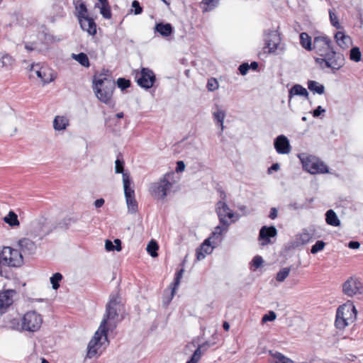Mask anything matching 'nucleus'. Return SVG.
<instances>
[{"mask_svg":"<svg viewBox=\"0 0 363 363\" xmlns=\"http://www.w3.org/2000/svg\"><path fill=\"white\" fill-rule=\"evenodd\" d=\"M94 91L101 102L112 105V95L115 89V82L106 74H99L94 79Z\"/></svg>","mask_w":363,"mask_h":363,"instance_id":"f257e3e1","label":"nucleus"},{"mask_svg":"<svg viewBox=\"0 0 363 363\" xmlns=\"http://www.w3.org/2000/svg\"><path fill=\"white\" fill-rule=\"evenodd\" d=\"M357 311L350 301L340 306L336 311L335 325L338 330H343L357 319Z\"/></svg>","mask_w":363,"mask_h":363,"instance_id":"f03ea898","label":"nucleus"},{"mask_svg":"<svg viewBox=\"0 0 363 363\" xmlns=\"http://www.w3.org/2000/svg\"><path fill=\"white\" fill-rule=\"evenodd\" d=\"M119 303L120 297L117 294L110 296V300L106 304V313L99 327H102V329L106 331L113 330L116 327Z\"/></svg>","mask_w":363,"mask_h":363,"instance_id":"7ed1b4c3","label":"nucleus"},{"mask_svg":"<svg viewBox=\"0 0 363 363\" xmlns=\"http://www.w3.org/2000/svg\"><path fill=\"white\" fill-rule=\"evenodd\" d=\"M315 63L321 69L330 68L333 73L345 65V57L341 52L335 51L334 48L314 58Z\"/></svg>","mask_w":363,"mask_h":363,"instance_id":"20e7f679","label":"nucleus"},{"mask_svg":"<svg viewBox=\"0 0 363 363\" xmlns=\"http://www.w3.org/2000/svg\"><path fill=\"white\" fill-rule=\"evenodd\" d=\"M108 345L107 331L99 327L88 344L86 357L89 359L99 357Z\"/></svg>","mask_w":363,"mask_h":363,"instance_id":"39448f33","label":"nucleus"},{"mask_svg":"<svg viewBox=\"0 0 363 363\" xmlns=\"http://www.w3.org/2000/svg\"><path fill=\"white\" fill-rule=\"evenodd\" d=\"M23 264V255L18 250L11 247H3L0 250V277L3 276L4 267H19Z\"/></svg>","mask_w":363,"mask_h":363,"instance_id":"423d86ee","label":"nucleus"},{"mask_svg":"<svg viewBox=\"0 0 363 363\" xmlns=\"http://www.w3.org/2000/svg\"><path fill=\"white\" fill-rule=\"evenodd\" d=\"M174 172H167L157 182H153L150 186V193L152 197L164 200L173 185Z\"/></svg>","mask_w":363,"mask_h":363,"instance_id":"0eeeda50","label":"nucleus"},{"mask_svg":"<svg viewBox=\"0 0 363 363\" xmlns=\"http://www.w3.org/2000/svg\"><path fill=\"white\" fill-rule=\"evenodd\" d=\"M264 41L263 51L257 54L259 59L266 57L269 54H278L277 50L280 49L281 39L277 30H269L266 31Z\"/></svg>","mask_w":363,"mask_h":363,"instance_id":"6e6552de","label":"nucleus"},{"mask_svg":"<svg viewBox=\"0 0 363 363\" xmlns=\"http://www.w3.org/2000/svg\"><path fill=\"white\" fill-rule=\"evenodd\" d=\"M43 323V315L35 310L27 311L21 317V332L34 333L40 330Z\"/></svg>","mask_w":363,"mask_h":363,"instance_id":"1a4fd4ad","label":"nucleus"},{"mask_svg":"<svg viewBox=\"0 0 363 363\" xmlns=\"http://www.w3.org/2000/svg\"><path fill=\"white\" fill-rule=\"evenodd\" d=\"M298 157L302 163L303 168L312 174H325L328 172V166L320 159L313 155L301 154Z\"/></svg>","mask_w":363,"mask_h":363,"instance_id":"9d476101","label":"nucleus"},{"mask_svg":"<svg viewBox=\"0 0 363 363\" xmlns=\"http://www.w3.org/2000/svg\"><path fill=\"white\" fill-rule=\"evenodd\" d=\"M220 197L224 200L226 197L225 194L221 192ZM216 210L220 223H229V224H231L239 219L238 214L235 213L224 201L217 202Z\"/></svg>","mask_w":363,"mask_h":363,"instance_id":"9b49d317","label":"nucleus"},{"mask_svg":"<svg viewBox=\"0 0 363 363\" xmlns=\"http://www.w3.org/2000/svg\"><path fill=\"white\" fill-rule=\"evenodd\" d=\"M131 180L128 173L123 175L124 194L128 212L135 213L138 211V202L135 198V191L130 188Z\"/></svg>","mask_w":363,"mask_h":363,"instance_id":"f8f14e48","label":"nucleus"},{"mask_svg":"<svg viewBox=\"0 0 363 363\" xmlns=\"http://www.w3.org/2000/svg\"><path fill=\"white\" fill-rule=\"evenodd\" d=\"M342 293L348 297L362 295L363 294V284L361 280L355 277H349L342 284Z\"/></svg>","mask_w":363,"mask_h":363,"instance_id":"ddd939ff","label":"nucleus"},{"mask_svg":"<svg viewBox=\"0 0 363 363\" xmlns=\"http://www.w3.org/2000/svg\"><path fill=\"white\" fill-rule=\"evenodd\" d=\"M45 218L33 220L29 224L28 235L34 239L42 240L48 233Z\"/></svg>","mask_w":363,"mask_h":363,"instance_id":"4468645a","label":"nucleus"},{"mask_svg":"<svg viewBox=\"0 0 363 363\" xmlns=\"http://www.w3.org/2000/svg\"><path fill=\"white\" fill-rule=\"evenodd\" d=\"M135 79L140 87L148 89L153 86L155 75L149 68H142L140 72L135 71Z\"/></svg>","mask_w":363,"mask_h":363,"instance_id":"2eb2a0df","label":"nucleus"},{"mask_svg":"<svg viewBox=\"0 0 363 363\" xmlns=\"http://www.w3.org/2000/svg\"><path fill=\"white\" fill-rule=\"evenodd\" d=\"M333 48V42L328 36H316L313 39L312 50L320 57Z\"/></svg>","mask_w":363,"mask_h":363,"instance_id":"dca6fc26","label":"nucleus"},{"mask_svg":"<svg viewBox=\"0 0 363 363\" xmlns=\"http://www.w3.org/2000/svg\"><path fill=\"white\" fill-rule=\"evenodd\" d=\"M277 235V230L274 225L262 226L259 233V240L262 246L272 244L274 242L275 238Z\"/></svg>","mask_w":363,"mask_h":363,"instance_id":"f3484780","label":"nucleus"},{"mask_svg":"<svg viewBox=\"0 0 363 363\" xmlns=\"http://www.w3.org/2000/svg\"><path fill=\"white\" fill-rule=\"evenodd\" d=\"M218 243L211 238H206L199 247L196 249V259L198 261H201L203 259L206 255H208L212 253L213 250L216 247Z\"/></svg>","mask_w":363,"mask_h":363,"instance_id":"a211bd4d","label":"nucleus"},{"mask_svg":"<svg viewBox=\"0 0 363 363\" xmlns=\"http://www.w3.org/2000/svg\"><path fill=\"white\" fill-rule=\"evenodd\" d=\"M37 67H38V65H33L31 66L30 71L34 72L44 84H48L55 80L56 78V73L52 69L47 67H42L40 69H36Z\"/></svg>","mask_w":363,"mask_h":363,"instance_id":"6ab92c4d","label":"nucleus"},{"mask_svg":"<svg viewBox=\"0 0 363 363\" xmlns=\"http://www.w3.org/2000/svg\"><path fill=\"white\" fill-rule=\"evenodd\" d=\"M274 146L278 154L286 155L291 152L289 140L284 135H280L274 139Z\"/></svg>","mask_w":363,"mask_h":363,"instance_id":"aec40b11","label":"nucleus"},{"mask_svg":"<svg viewBox=\"0 0 363 363\" xmlns=\"http://www.w3.org/2000/svg\"><path fill=\"white\" fill-rule=\"evenodd\" d=\"M16 292L15 290L8 289L0 293V313L6 311L13 301V296Z\"/></svg>","mask_w":363,"mask_h":363,"instance_id":"412c9836","label":"nucleus"},{"mask_svg":"<svg viewBox=\"0 0 363 363\" xmlns=\"http://www.w3.org/2000/svg\"><path fill=\"white\" fill-rule=\"evenodd\" d=\"M18 246L21 250V254L24 255H32L35 253L37 245L28 238H23L18 241Z\"/></svg>","mask_w":363,"mask_h":363,"instance_id":"4be33fe9","label":"nucleus"},{"mask_svg":"<svg viewBox=\"0 0 363 363\" xmlns=\"http://www.w3.org/2000/svg\"><path fill=\"white\" fill-rule=\"evenodd\" d=\"M80 26L83 30L86 31L89 35L96 33V26L94 20L86 16H84L82 12L78 16Z\"/></svg>","mask_w":363,"mask_h":363,"instance_id":"5701e85b","label":"nucleus"},{"mask_svg":"<svg viewBox=\"0 0 363 363\" xmlns=\"http://www.w3.org/2000/svg\"><path fill=\"white\" fill-rule=\"evenodd\" d=\"M313 238V235L303 229L300 233L297 234L294 240L291 242V246L293 248H297L300 246L304 245L310 242Z\"/></svg>","mask_w":363,"mask_h":363,"instance_id":"b1692460","label":"nucleus"},{"mask_svg":"<svg viewBox=\"0 0 363 363\" xmlns=\"http://www.w3.org/2000/svg\"><path fill=\"white\" fill-rule=\"evenodd\" d=\"M230 225L229 223H220V225L215 228L209 238L219 244L223 240L222 234L227 232Z\"/></svg>","mask_w":363,"mask_h":363,"instance_id":"393cba45","label":"nucleus"},{"mask_svg":"<svg viewBox=\"0 0 363 363\" xmlns=\"http://www.w3.org/2000/svg\"><path fill=\"white\" fill-rule=\"evenodd\" d=\"M154 31L159 33L163 38H167L173 33V28L170 23H158L155 25Z\"/></svg>","mask_w":363,"mask_h":363,"instance_id":"a878e982","label":"nucleus"},{"mask_svg":"<svg viewBox=\"0 0 363 363\" xmlns=\"http://www.w3.org/2000/svg\"><path fill=\"white\" fill-rule=\"evenodd\" d=\"M69 125V119L64 116H57L53 121V128L56 131L65 130Z\"/></svg>","mask_w":363,"mask_h":363,"instance_id":"bb28decb","label":"nucleus"},{"mask_svg":"<svg viewBox=\"0 0 363 363\" xmlns=\"http://www.w3.org/2000/svg\"><path fill=\"white\" fill-rule=\"evenodd\" d=\"M14 58L6 52H0V67L6 70L11 69L14 64Z\"/></svg>","mask_w":363,"mask_h":363,"instance_id":"cd10ccee","label":"nucleus"},{"mask_svg":"<svg viewBox=\"0 0 363 363\" xmlns=\"http://www.w3.org/2000/svg\"><path fill=\"white\" fill-rule=\"evenodd\" d=\"M335 39L337 45L343 49L348 48V44L351 42L350 37L342 31H337L335 34Z\"/></svg>","mask_w":363,"mask_h":363,"instance_id":"c85d7f7f","label":"nucleus"},{"mask_svg":"<svg viewBox=\"0 0 363 363\" xmlns=\"http://www.w3.org/2000/svg\"><path fill=\"white\" fill-rule=\"evenodd\" d=\"M325 221L327 224L332 226L338 227L340 225V220L333 209H329L326 211Z\"/></svg>","mask_w":363,"mask_h":363,"instance_id":"c756f323","label":"nucleus"},{"mask_svg":"<svg viewBox=\"0 0 363 363\" xmlns=\"http://www.w3.org/2000/svg\"><path fill=\"white\" fill-rule=\"evenodd\" d=\"M269 354L273 357L274 363H294L292 359L279 352L270 350Z\"/></svg>","mask_w":363,"mask_h":363,"instance_id":"7c9ffc66","label":"nucleus"},{"mask_svg":"<svg viewBox=\"0 0 363 363\" xmlns=\"http://www.w3.org/2000/svg\"><path fill=\"white\" fill-rule=\"evenodd\" d=\"M211 345H212L208 341L203 342L201 345H198L197 348L195 350L191 356L199 361L202 354H204L208 350V349L211 347Z\"/></svg>","mask_w":363,"mask_h":363,"instance_id":"2f4dec72","label":"nucleus"},{"mask_svg":"<svg viewBox=\"0 0 363 363\" xmlns=\"http://www.w3.org/2000/svg\"><path fill=\"white\" fill-rule=\"evenodd\" d=\"M293 96H303L308 97V92L306 89L301 85L295 84L289 90V98H291Z\"/></svg>","mask_w":363,"mask_h":363,"instance_id":"473e14b6","label":"nucleus"},{"mask_svg":"<svg viewBox=\"0 0 363 363\" xmlns=\"http://www.w3.org/2000/svg\"><path fill=\"white\" fill-rule=\"evenodd\" d=\"M213 117L216 123H218L220 127L221 132L223 130V122L225 118V111L217 108L215 111L213 112Z\"/></svg>","mask_w":363,"mask_h":363,"instance_id":"72a5a7b5","label":"nucleus"},{"mask_svg":"<svg viewBox=\"0 0 363 363\" xmlns=\"http://www.w3.org/2000/svg\"><path fill=\"white\" fill-rule=\"evenodd\" d=\"M4 221L11 227H16L20 225L17 214L10 211L7 216L3 218Z\"/></svg>","mask_w":363,"mask_h":363,"instance_id":"f704fd0d","label":"nucleus"},{"mask_svg":"<svg viewBox=\"0 0 363 363\" xmlns=\"http://www.w3.org/2000/svg\"><path fill=\"white\" fill-rule=\"evenodd\" d=\"M308 89L311 91L318 94H323L325 91V87L323 84L313 80H309L308 82Z\"/></svg>","mask_w":363,"mask_h":363,"instance_id":"c9c22d12","label":"nucleus"},{"mask_svg":"<svg viewBox=\"0 0 363 363\" xmlns=\"http://www.w3.org/2000/svg\"><path fill=\"white\" fill-rule=\"evenodd\" d=\"M300 43L301 46L307 50H312L311 38L306 33L300 34Z\"/></svg>","mask_w":363,"mask_h":363,"instance_id":"e433bc0d","label":"nucleus"},{"mask_svg":"<svg viewBox=\"0 0 363 363\" xmlns=\"http://www.w3.org/2000/svg\"><path fill=\"white\" fill-rule=\"evenodd\" d=\"M105 248L107 251H121V241L119 239H115L112 242L109 240H106L105 242Z\"/></svg>","mask_w":363,"mask_h":363,"instance_id":"4c0bfd02","label":"nucleus"},{"mask_svg":"<svg viewBox=\"0 0 363 363\" xmlns=\"http://www.w3.org/2000/svg\"><path fill=\"white\" fill-rule=\"evenodd\" d=\"M72 57L85 67H89L90 65L89 58L87 55L84 52H81L79 54H72Z\"/></svg>","mask_w":363,"mask_h":363,"instance_id":"58836bf2","label":"nucleus"},{"mask_svg":"<svg viewBox=\"0 0 363 363\" xmlns=\"http://www.w3.org/2000/svg\"><path fill=\"white\" fill-rule=\"evenodd\" d=\"M184 272V270L183 269H181L175 274L174 281L171 285V286H172V292H171L170 300L174 297V296L175 294L176 289L179 286V285L180 284V280L183 276Z\"/></svg>","mask_w":363,"mask_h":363,"instance_id":"ea45409f","label":"nucleus"},{"mask_svg":"<svg viewBox=\"0 0 363 363\" xmlns=\"http://www.w3.org/2000/svg\"><path fill=\"white\" fill-rule=\"evenodd\" d=\"M95 6L100 9V13L104 18L106 19L111 18V12L108 3L104 5H99L98 4H96Z\"/></svg>","mask_w":363,"mask_h":363,"instance_id":"a19ab883","label":"nucleus"},{"mask_svg":"<svg viewBox=\"0 0 363 363\" xmlns=\"http://www.w3.org/2000/svg\"><path fill=\"white\" fill-rule=\"evenodd\" d=\"M290 272V267L281 269L277 274L276 280L279 282H283L287 278Z\"/></svg>","mask_w":363,"mask_h":363,"instance_id":"79ce46f5","label":"nucleus"},{"mask_svg":"<svg viewBox=\"0 0 363 363\" xmlns=\"http://www.w3.org/2000/svg\"><path fill=\"white\" fill-rule=\"evenodd\" d=\"M362 54L358 47L352 48L350 51V59L355 62L361 60Z\"/></svg>","mask_w":363,"mask_h":363,"instance_id":"37998d69","label":"nucleus"},{"mask_svg":"<svg viewBox=\"0 0 363 363\" xmlns=\"http://www.w3.org/2000/svg\"><path fill=\"white\" fill-rule=\"evenodd\" d=\"M158 245L156 241L151 240L147 246V251L152 257H157V250H158Z\"/></svg>","mask_w":363,"mask_h":363,"instance_id":"c03bdc74","label":"nucleus"},{"mask_svg":"<svg viewBox=\"0 0 363 363\" xmlns=\"http://www.w3.org/2000/svg\"><path fill=\"white\" fill-rule=\"evenodd\" d=\"M50 283L53 289H57L60 287V281L62 279V275L57 272L50 277Z\"/></svg>","mask_w":363,"mask_h":363,"instance_id":"a18cd8bd","label":"nucleus"},{"mask_svg":"<svg viewBox=\"0 0 363 363\" xmlns=\"http://www.w3.org/2000/svg\"><path fill=\"white\" fill-rule=\"evenodd\" d=\"M329 17L330 23L333 26H334L337 29H341L342 28L340 23H339L337 16L331 9L329 10Z\"/></svg>","mask_w":363,"mask_h":363,"instance_id":"49530a36","label":"nucleus"},{"mask_svg":"<svg viewBox=\"0 0 363 363\" xmlns=\"http://www.w3.org/2000/svg\"><path fill=\"white\" fill-rule=\"evenodd\" d=\"M325 246V242L323 240H318L311 249V252L312 254H316L318 252L323 250Z\"/></svg>","mask_w":363,"mask_h":363,"instance_id":"de8ad7c7","label":"nucleus"},{"mask_svg":"<svg viewBox=\"0 0 363 363\" xmlns=\"http://www.w3.org/2000/svg\"><path fill=\"white\" fill-rule=\"evenodd\" d=\"M219 0H203V4L206 6L203 9L205 11H210L215 8Z\"/></svg>","mask_w":363,"mask_h":363,"instance_id":"09e8293b","label":"nucleus"},{"mask_svg":"<svg viewBox=\"0 0 363 363\" xmlns=\"http://www.w3.org/2000/svg\"><path fill=\"white\" fill-rule=\"evenodd\" d=\"M277 318V314L273 311H269L268 313L264 314L262 318V322L263 323L268 321H273Z\"/></svg>","mask_w":363,"mask_h":363,"instance_id":"8fccbe9b","label":"nucleus"},{"mask_svg":"<svg viewBox=\"0 0 363 363\" xmlns=\"http://www.w3.org/2000/svg\"><path fill=\"white\" fill-rule=\"evenodd\" d=\"M218 88V83L215 78H211L207 82V89L210 91L216 90Z\"/></svg>","mask_w":363,"mask_h":363,"instance_id":"3c124183","label":"nucleus"},{"mask_svg":"<svg viewBox=\"0 0 363 363\" xmlns=\"http://www.w3.org/2000/svg\"><path fill=\"white\" fill-rule=\"evenodd\" d=\"M117 84L121 90H125L130 86V82L129 80L124 78H118L117 80Z\"/></svg>","mask_w":363,"mask_h":363,"instance_id":"603ef678","label":"nucleus"},{"mask_svg":"<svg viewBox=\"0 0 363 363\" xmlns=\"http://www.w3.org/2000/svg\"><path fill=\"white\" fill-rule=\"evenodd\" d=\"M124 169V162L123 160H121L119 159H117L115 162V172L116 174L122 173L123 174L125 173L123 172Z\"/></svg>","mask_w":363,"mask_h":363,"instance_id":"864d4df0","label":"nucleus"},{"mask_svg":"<svg viewBox=\"0 0 363 363\" xmlns=\"http://www.w3.org/2000/svg\"><path fill=\"white\" fill-rule=\"evenodd\" d=\"M21 320L19 321L18 319H13L10 321V328L13 330L21 332Z\"/></svg>","mask_w":363,"mask_h":363,"instance_id":"5fc2aeb1","label":"nucleus"},{"mask_svg":"<svg viewBox=\"0 0 363 363\" xmlns=\"http://www.w3.org/2000/svg\"><path fill=\"white\" fill-rule=\"evenodd\" d=\"M132 8L134 9L133 12L135 15L140 14L143 12V9L140 5V3L137 0H134L132 2Z\"/></svg>","mask_w":363,"mask_h":363,"instance_id":"6e6d98bb","label":"nucleus"},{"mask_svg":"<svg viewBox=\"0 0 363 363\" xmlns=\"http://www.w3.org/2000/svg\"><path fill=\"white\" fill-rule=\"evenodd\" d=\"M263 263V259L261 256L257 255L255 256L252 259V265L256 268H259L261 267Z\"/></svg>","mask_w":363,"mask_h":363,"instance_id":"4d7b16f0","label":"nucleus"},{"mask_svg":"<svg viewBox=\"0 0 363 363\" xmlns=\"http://www.w3.org/2000/svg\"><path fill=\"white\" fill-rule=\"evenodd\" d=\"M238 69L242 75H245L250 69V65L247 62H245L240 65Z\"/></svg>","mask_w":363,"mask_h":363,"instance_id":"13d9d810","label":"nucleus"},{"mask_svg":"<svg viewBox=\"0 0 363 363\" xmlns=\"http://www.w3.org/2000/svg\"><path fill=\"white\" fill-rule=\"evenodd\" d=\"M325 112V109L323 108L321 106H318L315 109H314L312 112L313 116L315 118L319 117L322 113Z\"/></svg>","mask_w":363,"mask_h":363,"instance_id":"bf43d9fd","label":"nucleus"},{"mask_svg":"<svg viewBox=\"0 0 363 363\" xmlns=\"http://www.w3.org/2000/svg\"><path fill=\"white\" fill-rule=\"evenodd\" d=\"M280 169V165L279 163H274L268 169L267 173L271 174L273 172L278 171Z\"/></svg>","mask_w":363,"mask_h":363,"instance_id":"052dcab7","label":"nucleus"},{"mask_svg":"<svg viewBox=\"0 0 363 363\" xmlns=\"http://www.w3.org/2000/svg\"><path fill=\"white\" fill-rule=\"evenodd\" d=\"M360 246V243L358 241H350L348 243V247L350 249H358Z\"/></svg>","mask_w":363,"mask_h":363,"instance_id":"680f3d73","label":"nucleus"},{"mask_svg":"<svg viewBox=\"0 0 363 363\" xmlns=\"http://www.w3.org/2000/svg\"><path fill=\"white\" fill-rule=\"evenodd\" d=\"M177 172H181L184 170L185 164L182 161H178L177 163Z\"/></svg>","mask_w":363,"mask_h":363,"instance_id":"e2e57ef3","label":"nucleus"},{"mask_svg":"<svg viewBox=\"0 0 363 363\" xmlns=\"http://www.w3.org/2000/svg\"><path fill=\"white\" fill-rule=\"evenodd\" d=\"M269 217L272 220L277 217V210L276 208L273 207L271 208Z\"/></svg>","mask_w":363,"mask_h":363,"instance_id":"0e129e2a","label":"nucleus"},{"mask_svg":"<svg viewBox=\"0 0 363 363\" xmlns=\"http://www.w3.org/2000/svg\"><path fill=\"white\" fill-rule=\"evenodd\" d=\"M104 199H96L94 202V206L96 208H101L104 204Z\"/></svg>","mask_w":363,"mask_h":363,"instance_id":"69168bd1","label":"nucleus"},{"mask_svg":"<svg viewBox=\"0 0 363 363\" xmlns=\"http://www.w3.org/2000/svg\"><path fill=\"white\" fill-rule=\"evenodd\" d=\"M259 64L254 61V62H251V71H256V72H259Z\"/></svg>","mask_w":363,"mask_h":363,"instance_id":"338daca9","label":"nucleus"},{"mask_svg":"<svg viewBox=\"0 0 363 363\" xmlns=\"http://www.w3.org/2000/svg\"><path fill=\"white\" fill-rule=\"evenodd\" d=\"M79 15H80V12H82V13L85 16V13H86V6L83 4H80L79 5Z\"/></svg>","mask_w":363,"mask_h":363,"instance_id":"774afa93","label":"nucleus"}]
</instances>
